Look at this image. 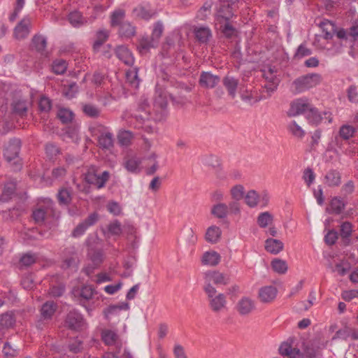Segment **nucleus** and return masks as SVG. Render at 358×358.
Returning <instances> with one entry per match:
<instances>
[{"instance_id": "f257e3e1", "label": "nucleus", "mask_w": 358, "mask_h": 358, "mask_svg": "<svg viewBox=\"0 0 358 358\" xmlns=\"http://www.w3.org/2000/svg\"><path fill=\"white\" fill-rule=\"evenodd\" d=\"M85 181L95 186L98 189L103 188L110 178V173L104 171L101 173H99V169L96 166H90L84 173Z\"/></svg>"}, {"instance_id": "f03ea898", "label": "nucleus", "mask_w": 358, "mask_h": 358, "mask_svg": "<svg viewBox=\"0 0 358 358\" xmlns=\"http://www.w3.org/2000/svg\"><path fill=\"white\" fill-rule=\"evenodd\" d=\"M320 80L321 78L319 74H309L296 79L292 83V87L296 93H301L316 86L320 83Z\"/></svg>"}, {"instance_id": "7ed1b4c3", "label": "nucleus", "mask_w": 358, "mask_h": 358, "mask_svg": "<svg viewBox=\"0 0 358 358\" xmlns=\"http://www.w3.org/2000/svg\"><path fill=\"white\" fill-rule=\"evenodd\" d=\"M311 106L310 100L306 97L296 99L290 103L287 115L289 117H297L301 115H306L308 110L311 108Z\"/></svg>"}, {"instance_id": "20e7f679", "label": "nucleus", "mask_w": 358, "mask_h": 358, "mask_svg": "<svg viewBox=\"0 0 358 358\" xmlns=\"http://www.w3.org/2000/svg\"><path fill=\"white\" fill-rule=\"evenodd\" d=\"M205 285L203 290L207 292L208 288L214 290L222 291L224 285V274L217 271H210L204 274Z\"/></svg>"}, {"instance_id": "39448f33", "label": "nucleus", "mask_w": 358, "mask_h": 358, "mask_svg": "<svg viewBox=\"0 0 358 358\" xmlns=\"http://www.w3.org/2000/svg\"><path fill=\"white\" fill-rule=\"evenodd\" d=\"M62 257L63 260V268H69L71 267H78L80 260L78 248L75 245L66 247L62 251Z\"/></svg>"}, {"instance_id": "423d86ee", "label": "nucleus", "mask_w": 358, "mask_h": 358, "mask_svg": "<svg viewBox=\"0 0 358 358\" xmlns=\"http://www.w3.org/2000/svg\"><path fill=\"white\" fill-rule=\"evenodd\" d=\"M206 294L208 296L210 309L215 313H220L224 308V294L211 287L208 288Z\"/></svg>"}, {"instance_id": "0eeeda50", "label": "nucleus", "mask_w": 358, "mask_h": 358, "mask_svg": "<svg viewBox=\"0 0 358 358\" xmlns=\"http://www.w3.org/2000/svg\"><path fill=\"white\" fill-rule=\"evenodd\" d=\"M262 76L266 81L265 88L267 92H274L277 89L280 82L277 75V69L271 66H265L262 70Z\"/></svg>"}, {"instance_id": "6e6552de", "label": "nucleus", "mask_w": 358, "mask_h": 358, "mask_svg": "<svg viewBox=\"0 0 358 358\" xmlns=\"http://www.w3.org/2000/svg\"><path fill=\"white\" fill-rule=\"evenodd\" d=\"M136 120L135 127L143 129L148 134H154L157 131L156 123L149 118V115L144 114H134Z\"/></svg>"}, {"instance_id": "1a4fd4ad", "label": "nucleus", "mask_w": 358, "mask_h": 358, "mask_svg": "<svg viewBox=\"0 0 358 358\" xmlns=\"http://www.w3.org/2000/svg\"><path fill=\"white\" fill-rule=\"evenodd\" d=\"M64 325L69 329L80 331L85 327V323L80 313L76 310H71L66 315Z\"/></svg>"}, {"instance_id": "9d476101", "label": "nucleus", "mask_w": 358, "mask_h": 358, "mask_svg": "<svg viewBox=\"0 0 358 358\" xmlns=\"http://www.w3.org/2000/svg\"><path fill=\"white\" fill-rule=\"evenodd\" d=\"M31 27V19L24 17L17 23L13 30V36L15 39L21 41L28 37Z\"/></svg>"}, {"instance_id": "9b49d317", "label": "nucleus", "mask_w": 358, "mask_h": 358, "mask_svg": "<svg viewBox=\"0 0 358 358\" xmlns=\"http://www.w3.org/2000/svg\"><path fill=\"white\" fill-rule=\"evenodd\" d=\"M20 146L21 141L20 139L14 138L9 141L3 152L4 157L7 162H11L14 161V164L17 163V161L15 160L17 159Z\"/></svg>"}, {"instance_id": "f8f14e48", "label": "nucleus", "mask_w": 358, "mask_h": 358, "mask_svg": "<svg viewBox=\"0 0 358 358\" xmlns=\"http://www.w3.org/2000/svg\"><path fill=\"white\" fill-rule=\"evenodd\" d=\"M255 308V300L248 296H243L236 305V310L242 316L250 315Z\"/></svg>"}, {"instance_id": "ddd939ff", "label": "nucleus", "mask_w": 358, "mask_h": 358, "mask_svg": "<svg viewBox=\"0 0 358 358\" xmlns=\"http://www.w3.org/2000/svg\"><path fill=\"white\" fill-rule=\"evenodd\" d=\"M306 118L311 124H318L323 120H326L329 123L331 122V114L329 112L324 111L322 114L312 104L311 108L308 110Z\"/></svg>"}, {"instance_id": "4468645a", "label": "nucleus", "mask_w": 358, "mask_h": 358, "mask_svg": "<svg viewBox=\"0 0 358 358\" xmlns=\"http://www.w3.org/2000/svg\"><path fill=\"white\" fill-rule=\"evenodd\" d=\"M99 131L101 132L98 138L99 146L103 149L109 150L113 146V136L101 125L98 126Z\"/></svg>"}, {"instance_id": "2eb2a0df", "label": "nucleus", "mask_w": 358, "mask_h": 358, "mask_svg": "<svg viewBox=\"0 0 358 358\" xmlns=\"http://www.w3.org/2000/svg\"><path fill=\"white\" fill-rule=\"evenodd\" d=\"M278 290L275 286L267 285L259 289L258 297L260 301L263 303H269L275 299Z\"/></svg>"}, {"instance_id": "dca6fc26", "label": "nucleus", "mask_w": 358, "mask_h": 358, "mask_svg": "<svg viewBox=\"0 0 358 358\" xmlns=\"http://www.w3.org/2000/svg\"><path fill=\"white\" fill-rule=\"evenodd\" d=\"M220 82V78L210 72H202L199 78L200 85L206 88L215 87Z\"/></svg>"}, {"instance_id": "f3484780", "label": "nucleus", "mask_w": 358, "mask_h": 358, "mask_svg": "<svg viewBox=\"0 0 358 358\" xmlns=\"http://www.w3.org/2000/svg\"><path fill=\"white\" fill-rule=\"evenodd\" d=\"M224 2L222 0H218L215 4V26L220 34H224Z\"/></svg>"}, {"instance_id": "a211bd4d", "label": "nucleus", "mask_w": 358, "mask_h": 358, "mask_svg": "<svg viewBox=\"0 0 358 358\" xmlns=\"http://www.w3.org/2000/svg\"><path fill=\"white\" fill-rule=\"evenodd\" d=\"M117 58L126 65L132 66L134 63V57L127 47L124 45L118 46L115 50Z\"/></svg>"}, {"instance_id": "6ab92c4d", "label": "nucleus", "mask_w": 358, "mask_h": 358, "mask_svg": "<svg viewBox=\"0 0 358 358\" xmlns=\"http://www.w3.org/2000/svg\"><path fill=\"white\" fill-rule=\"evenodd\" d=\"M222 230L216 225H211L206 229L205 239L208 243L215 244L222 238Z\"/></svg>"}, {"instance_id": "aec40b11", "label": "nucleus", "mask_w": 358, "mask_h": 358, "mask_svg": "<svg viewBox=\"0 0 358 358\" xmlns=\"http://www.w3.org/2000/svg\"><path fill=\"white\" fill-rule=\"evenodd\" d=\"M222 259L221 255L214 251H207L205 252L201 257V263L203 265L210 266H217Z\"/></svg>"}, {"instance_id": "412c9836", "label": "nucleus", "mask_w": 358, "mask_h": 358, "mask_svg": "<svg viewBox=\"0 0 358 358\" xmlns=\"http://www.w3.org/2000/svg\"><path fill=\"white\" fill-rule=\"evenodd\" d=\"M324 182L329 187H338L341 183V175L337 170H329L324 176Z\"/></svg>"}, {"instance_id": "4be33fe9", "label": "nucleus", "mask_w": 358, "mask_h": 358, "mask_svg": "<svg viewBox=\"0 0 358 358\" xmlns=\"http://www.w3.org/2000/svg\"><path fill=\"white\" fill-rule=\"evenodd\" d=\"M57 308V305L52 301H48L43 304L41 308V316L44 320H50Z\"/></svg>"}, {"instance_id": "5701e85b", "label": "nucleus", "mask_w": 358, "mask_h": 358, "mask_svg": "<svg viewBox=\"0 0 358 358\" xmlns=\"http://www.w3.org/2000/svg\"><path fill=\"white\" fill-rule=\"evenodd\" d=\"M168 92L164 90L157 87L154 96V105L160 108H164L168 103Z\"/></svg>"}, {"instance_id": "b1692460", "label": "nucleus", "mask_w": 358, "mask_h": 358, "mask_svg": "<svg viewBox=\"0 0 358 358\" xmlns=\"http://www.w3.org/2000/svg\"><path fill=\"white\" fill-rule=\"evenodd\" d=\"M280 352L289 358H303V355L299 349L292 348L288 343H283L279 348Z\"/></svg>"}, {"instance_id": "393cba45", "label": "nucleus", "mask_w": 358, "mask_h": 358, "mask_svg": "<svg viewBox=\"0 0 358 358\" xmlns=\"http://www.w3.org/2000/svg\"><path fill=\"white\" fill-rule=\"evenodd\" d=\"M158 44L159 43L151 36H145L140 40L138 48L141 54H145L150 49L157 48Z\"/></svg>"}, {"instance_id": "a878e982", "label": "nucleus", "mask_w": 358, "mask_h": 358, "mask_svg": "<svg viewBox=\"0 0 358 358\" xmlns=\"http://www.w3.org/2000/svg\"><path fill=\"white\" fill-rule=\"evenodd\" d=\"M328 267L333 272L337 273L340 275H344L349 269V264L343 260L333 259L332 262H329Z\"/></svg>"}, {"instance_id": "bb28decb", "label": "nucleus", "mask_w": 358, "mask_h": 358, "mask_svg": "<svg viewBox=\"0 0 358 358\" xmlns=\"http://www.w3.org/2000/svg\"><path fill=\"white\" fill-rule=\"evenodd\" d=\"M29 104L27 100H15L12 103L13 111L20 117H24L27 114Z\"/></svg>"}, {"instance_id": "cd10ccee", "label": "nucleus", "mask_w": 358, "mask_h": 358, "mask_svg": "<svg viewBox=\"0 0 358 358\" xmlns=\"http://www.w3.org/2000/svg\"><path fill=\"white\" fill-rule=\"evenodd\" d=\"M141 159L138 157L134 156L127 158L124 162V166L129 172L137 173H139L141 171Z\"/></svg>"}, {"instance_id": "c85d7f7f", "label": "nucleus", "mask_w": 358, "mask_h": 358, "mask_svg": "<svg viewBox=\"0 0 358 358\" xmlns=\"http://www.w3.org/2000/svg\"><path fill=\"white\" fill-rule=\"evenodd\" d=\"M50 210L51 209L49 206H38L33 210L32 217L36 223L41 224L44 222L47 215L50 213Z\"/></svg>"}, {"instance_id": "c756f323", "label": "nucleus", "mask_w": 358, "mask_h": 358, "mask_svg": "<svg viewBox=\"0 0 358 358\" xmlns=\"http://www.w3.org/2000/svg\"><path fill=\"white\" fill-rule=\"evenodd\" d=\"M15 317L13 312L8 311L0 315V331L14 326Z\"/></svg>"}, {"instance_id": "7c9ffc66", "label": "nucleus", "mask_w": 358, "mask_h": 358, "mask_svg": "<svg viewBox=\"0 0 358 358\" xmlns=\"http://www.w3.org/2000/svg\"><path fill=\"white\" fill-rule=\"evenodd\" d=\"M284 245L279 240L268 238L265 241V249L267 252L276 255L282 250Z\"/></svg>"}, {"instance_id": "2f4dec72", "label": "nucleus", "mask_w": 358, "mask_h": 358, "mask_svg": "<svg viewBox=\"0 0 358 358\" xmlns=\"http://www.w3.org/2000/svg\"><path fill=\"white\" fill-rule=\"evenodd\" d=\"M225 87L227 90L229 96L232 99L236 96L237 92L240 93L242 90V87L238 84V80L232 78H225Z\"/></svg>"}, {"instance_id": "473e14b6", "label": "nucleus", "mask_w": 358, "mask_h": 358, "mask_svg": "<svg viewBox=\"0 0 358 358\" xmlns=\"http://www.w3.org/2000/svg\"><path fill=\"white\" fill-rule=\"evenodd\" d=\"M287 129L291 135L299 139H302L306 135L305 130L295 120L287 124Z\"/></svg>"}, {"instance_id": "72a5a7b5", "label": "nucleus", "mask_w": 358, "mask_h": 358, "mask_svg": "<svg viewBox=\"0 0 358 358\" xmlns=\"http://www.w3.org/2000/svg\"><path fill=\"white\" fill-rule=\"evenodd\" d=\"M68 20L70 24L73 27L76 28L80 27L87 23L86 18L84 17L82 14L77 10L70 13L68 17Z\"/></svg>"}, {"instance_id": "f704fd0d", "label": "nucleus", "mask_w": 358, "mask_h": 358, "mask_svg": "<svg viewBox=\"0 0 358 358\" xmlns=\"http://www.w3.org/2000/svg\"><path fill=\"white\" fill-rule=\"evenodd\" d=\"M272 270L278 274H285L288 269V265L286 261L275 258L271 262Z\"/></svg>"}, {"instance_id": "c9c22d12", "label": "nucleus", "mask_w": 358, "mask_h": 358, "mask_svg": "<svg viewBox=\"0 0 358 358\" xmlns=\"http://www.w3.org/2000/svg\"><path fill=\"white\" fill-rule=\"evenodd\" d=\"M16 189V185L13 182L5 184L1 194L0 195V201L6 202L10 200L14 194Z\"/></svg>"}, {"instance_id": "e433bc0d", "label": "nucleus", "mask_w": 358, "mask_h": 358, "mask_svg": "<svg viewBox=\"0 0 358 358\" xmlns=\"http://www.w3.org/2000/svg\"><path fill=\"white\" fill-rule=\"evenodd\" d=\"M127 82L134 88H137L140 83V79L138 76V69L133 68L126 72Z\"/></svg>"}, {"instance_id": "4c0bfd02", "label": "nucleus", "mask_w": 358, "mask_h": 358, "mask_svg": "<svg viewBox=\"0 0 358 358\" xmlns=\"http://www.w3.org/2000/svg\"><path fill=\"white\" fill-rule=\"evenodd\" d=\"M260 196L254 189L249 190L245 196V202L250 208L256 207L259 203Z\"/></svg>"}, {"instance_id": "58836bf2", "label": "nucleus", "mask_w": 358, "mask_h": 358, "mask_svg": "<svg viewBox=\"0 0 358 358\" xmlns=\"http://www.w3.org/2000/svg\"><path fill=\"white\" fill-rule=\"evenodd\" d=\"M240 96L241 99L249 104H253L259 101V96H258L252 90H249L246 89L243 90V89L240 92Z\"/></svg>"}, {"instance_id": "ea45409f", "label": "nucleus", "mask_w": 358, "mask_h": 358, "mask_svg": "<svg viewBox=\"0 0 358 358\" xmlns=\"http://www.w3.org/2000/svg\"><path fill=\"white\" fill-rule=\"evenodd\" d=\"M129 308V305L128 303L122 302L119 304L109 306L103 310V313L105 316L108 317L111 315L118 313L120 310H128Z\"/></svg>"}, {"instance_id": "a19ab883", "label": "nucleus", "mask_w": 358, "mask_h": 358, "mask_svg": "<svg viewBox=\"0 0 358 358\" xmlns=\"http://www.w3.org/2000/svg\"><path fill=\"white\" fill-rule=\"evenodd\" d=\"M119 34L122 37L130 38L135 35L136 29L129 22H124L120 24Z\"/></svg>"}, {"instance_id": "79ce46f5", "label": "nucleus", "mask_w": 358, "mask_h": 358, "mask_svg": "<svg viewBox=\"0 0 358 358\" xmlns=\"http://www.w3.org/2000/svg\"><path fill=\"white\" fill-rule=\"evenodd\" d=\"M320 27L324 34L326 39L331 38L336 32L335 25L329 20H324L320 23Z\"/></svg>"}, {"instance_id": "37998d69", "label": "nucleus", "mask_w": 358, "mask_h": 358, "mask_svg": "<svg viewBox=\"0 0 358 358\" xmlns=\"http://www.w3.org/2000/svg\"><path fill=\"white\" fill-rule=\"evenodd\" d=\"M273 217L269 212L261 213L257 217V224L261 228H265L273 222Z\"/></svg>"}, {"instance_id": "c03bdc74", "label": "nucleus", "mask_w": 358, "mask_h": 358, "mask_svg": "<svg viewBox=\"0 0 358 358\" xmlns=\"http://www.w3.org/2000/svg\"><path fill=\"white\" fill-rule=\"evenodd\" d=\"M101 337L103 342L108 345H114L118 338L117 334L109 329L103 330L101 333Z\"/></svg>"}, {"instance_id": "a18cd8bd", "label": "nucleus", "mask_w": 358, "mask_h": 358, "mask_svg": "<svg viewBox=\"0 0 358 358\" xmlns=\"http://www.w3.org/2000/svg\"><path fill=\"white\" fill-rule=\"evenodd\" d=\"M31 43L38 52H42L45 49L47 40L43 36L36 34L32 38Z\"/></svg>"}, {"instance_id": "49530a36", "label": "nucleus", "mask_w": 358, "mask_h": 358, "mask_svg": "<svg viewBox=\"0 0 358 358\" xmlns=\"http://www.w3.org/2000/svg\"><path fill=\"white\" fill-rule=\"evenodd\" d=\"M195 37L201 43H206L210 36V31L207 27H199L194 30Z\"/></svg>"}, {"instance_id": "de8ad7c7", "label": "nucleus", "mask_w": 358, "mask_h": 358, "mask_svg": "<svg viewBox=\"0 0 358 358\" xmlns=\"http://www.w3.org/2000/svg\"><path fill=\"white\" fill-rule=\"evenodd\" d=\"M74 114L69 109L60 108L57 113V117L63 124H68L72 122Z\"/></svg>"}, {"instance_id": "09e8293b", "label": "nucleus", "mask_w": 358, "mask_h": 358, "mask_svg": "<svg viewBox=\"0 0 358 358\" xmlns=\"http://www.w3.org/2000/svg\"><path fill=\"white\" fill-rule=\"evenodd\" d=\"M245 194V188L241 184L234 185L230 189V195L233 199L238 201L241 200Z\"/></svg>"}, {"instance_id": "8fccbe9b", "label": "nucleus", "mask_w": 358, "mask_h": 358, "mask_svg": "<svg viewBox=\"0 0 358 358\" xmlns=\"http://www.w3.org/2000/svg\"><path fill=\"white\" fill-rule=\"evenodd\" d=\"M210 215L215 219L222 220L224 219V204L222 203H214L210 209Z\"/></svg>"}, {"instance_id": "3c124183", "label": "nucleus", "mask_w": 358, "mask_h": 358, "mask_svg": "<svg viewBox=\"0 0 358 358\" xmlns=\"http://www.w3.org/2000/svg\"><path fill=\"white\" fill-rule=\"evenodd\" d=\"M52 69L55 74H64L67 69V64L64 59H57L53 62Z\"/></svg>"}, {"instance_id": "603ef678", "label": "nucleus", "mask_w": 358, "mask_h": 358, "mask_svg": "<svg viewBox=\"0 0 358 358\" xmlns=\"http://www.w3.org/2000/svg\"><path fill=\"white\" fill-rule=\"evenodd\" d=\"M57 198L60 204H69L71 201V191L66 188L61 189L57 194Z\"/></svg>"}, {"instance_id": "864d4df0", "label": "nucleus", "mask_w": 358, "mask_h": 358, "mask_svg": "<svg viewBox=\"0 0 358 358\" xmlns=\"http://www.w3.org/2000/svg\"><path fill=\"white\" fill-rule=\"evenodd\" d=\"M133 134L129 131H122L117 135L118 142L122 145H128L131 143Z\"/></svg>"}, {"instance_id": "5fc2aeb1", "label": "nucleus", "mask_w": 358, "mask_h": 358, "mask_svg": "<svg viewBox=\"0 0 358 358\" xmlns=\"http://www.w3.org/2000/svg\"><path fill=\"white\" fill-rule=\"evenodd\" d=\"M344 208V203L340 199L334 198L331 199L328 210L332 213L338 214Z\"/></svg>"}, {"instance_id": "6e6d98bb", "label": "nucleus", "mask_w": 358, "mask_h": 358, "mask_svg": "<svg viewBox=\"0 0 358 358\" xmlns=\"http://www.w3.org/2000/svg\"><path fill=\"white\" fill-rule=\"evenodd\" d=\"M83 112L90 117H97L100 115V110L92 104H85L83 107Z\"/></svg>"}, {"instance_id": "4d7b16f0", "label": "nucleus", "mask_w": 358, "mask_h": 358, "mask_svg": "<svg viewBox=\"0 0 358 358\" xmlns=\"http://www.w3.org/2000/svg\"><path fill=\"white\" fill-rule=\"evenodd\" d=\"M164 31V25L162 22L159 21L156 22L154 25V28L151 34V38L157 41L158 43L159 42V38H161L162 33Z\"/></svg>"}, {"instance_id": "13d9d810", "label": "nucleus", "mask_w": 358, "mask_h": 358, "mask_svg": "<svg viewBox=\"0 0 358 358\" xmlns=\"http://www.w3.org/2000/svg\"><path fill=\"white\" fill-rule=\"evenodd\" d=\"M108 38V31L106 30H99L96 33V40L94 43V48H99Z\"/></svg>"}, {"instance_id": "bf43d9fd", "label": "nucleus", "mask_w": 358, "mask_h": 358, "mask_svg": "<svg viewBox=\"0 0 358 358\" xmlns=\"http://www.w3.org/2000/svg\"><path fill=\"white\" fill-rule=\"evenodd\" d=\"M354 133H355L354 127L352 126H350V125L342 126L339 131L340 136L345 140H348L350 137H352L353 136Z\"/></svg>"}, {"instance_id": "052dcab7", "label": "nucleus", "mask_w": 358, "mask_h": 358, "mask_svg": "<svg viewBox=\"0 0 358 358\" xmlns=\"http://www.w3.org/2000/svg\"><path fill=\"white\" fill-rule=\"evenodd\" d=\"M124 17V11L123 10H115L111 15V26L115 27L120 25L122 20Z\"/></svg>"}, {"instance_id": "680f3d73", "label": "nucleus", "mask_w": 358, "mask_h": 358, "mask_svg": "<svg viewBox=\"0 0 358 358\" xmlns=\"http://www.w3.org/2000/svg\"><path fill=\"white\" fill-rule=\"evenodd\" d=\"M95 290L92 286L90 285H85L82 287L80 292V296L88 301L92 298L94 294H95Z\"/></svg>"}, {"instance_id": "e2e57ef3", "label": "nucleus", "mask_w": 358, "mask_h": 358, "mask_svg": "<svg viewBox=\"0 0 358 358\" xmlns=\"http://www.w3.org/2000/svg\"><path fill=\"white\" fill-rule=\"evenodd\" d=\"M78 87L76 83L70 84L68 87L64 88L63 94L68 99H72L78 92Z\"/></svg>"}, {"instance_id": "0e129e2a", "label": "nucleus", "mask_w": 358, "mask_h": 358, "mask_svg": "<svg viewBox=\"0 0 358 358\" xmlns=\"http://www.w3.org/2000/svg\"><path fill=\"white\" fill-rule=\"evenodd\" d=\"M150 105L148 99L145 97H141L138 103V111L136 114H141V112L149 115Z\"/></svg>"}, {"instance_id": "69168bd1", "label": "nucleus", "mask_w": 358, "mask_h": 358, "mask_svg": "<svg viewBox=\"0 0 358 358\" xmlns=\"http://www.w3.org/2000/svg\"><path fill=\"white\" fill-rule=\"evenodd\" d=\"M59 152V148L53 143H48L45 146V153L50 159H53Z\"/></svg>"}, {"instance_id": "338daca9", "label": "nucleus", "mask_w": 358, "mask_h": 358, "mask_svg": "<svg viewBox=\"0 0 358 358\" xmlns=\"http://www.w3.org/2000/svg\"><path fill=\"white\" fill-rule=\"evenodd\" d=\"M169 97L173 101L180 105L185 104L187 101V96L182 92H178V94L170 93Z\"/></svg>"}, {"instance_id": "774afa93", "label": "nucleus", "mask_w": 358, "mask_h": 358, "mask_svg": "<svg viewBox=\"0 0 358 358\" xmlns=\"http://www.w3.org/2000/svg\"><path fill=\"white\" fill-rule=\"evenodd\" d=\"M352 329L350 327L345 325L344 328L339 329L336 331L334 338H342V339H347L352 333Z\"/></svg>"}]
</instances>
